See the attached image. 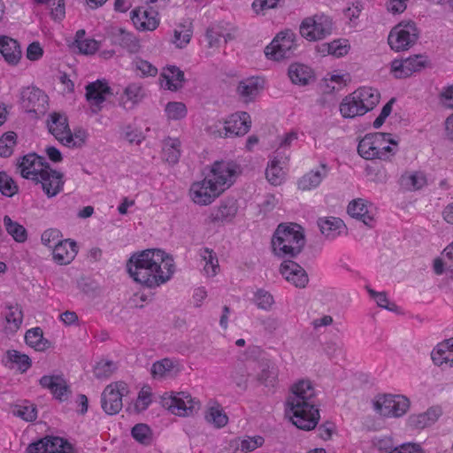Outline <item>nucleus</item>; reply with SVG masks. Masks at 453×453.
I'll use <instances>...</instances> for the list:
<instances>
[{
    "instance_id": "obj_1",
    "label": "nucleus",
    "mask_w": 453,
    "mask_h": 453,
    "mask_svg": "<svg viewBox=\"0 0 453 453\" xmlns=\"http://www.w3.org/2000/svg\"><path fill=\"white\" fill-rule=\"evenodd\" d=\"M127 268L135 282L149 288L165 284L174 273L173 257L159 249L134 254L128 259Z\"/></svg>"
},
{
    "instance_id": "obj_2",
    "label": "nucleus",
    "mask_w": 453,
    "mask_h": 453,
    "mask_svg": "<svg viewBox=\"0 0 453 453\" xmlns=\"http://www.w3.org/2000/svg\"><path fill=\"white\" fill-rule=\"evenodd\" d=\"M315 402V389L310 380H301L292 386L286 411L291 414L292 423L299 429L309 431L318 425L319 411Z\"/></svg>"
},
{
    "instance_id": "obj_3",
    "label": "nucleus",
    "mask_w": 453,
    "mask_h": 453,
    "mask_svg": "<svg viewBox=\"0 0 453 453\" xmlns=\"http://www.w3.org/2000/svg\"><path fill=\"white\" fill-rule=\"evenodd\" d=\"M19 168L23 178L40 183L48 197L57 196L63 188V174L51 169L43 157L27 154L21 158Z\"/></svg>"
},
{
    "instance_id": "obj_4",
    "label": "nucleus",
    "mask_w": 453,
    "mask_h": 453,
    "mask_svg": "<svg viewBox=\"0 0 453 453\" xmlns=\"http://www.w3.org/2000/svg\"><path fill=\"white\" fill-rule=\"evenodd\" d=\"M301 226L295 224L293 226L280 224L273 236L272 247L273 253L282 258L296 257L300 254L305 245V238L300 230Z\"/></svg>"
},
{
    "instance_id": "obj_5",
    "label": "nucleus",
    "mask_w": 453,
    "mask_h": 453,
    "mask_svg": "<svg viewBox=\"0 0 453 453\" xmlns=\"http://www.w3.org/2000/svg\"><path fill=\"white\" fill-rule=\"evenodd\" d=\"M380 92L371 87H362L345 96L340 104L343 118L352 119L363 116L372 111L380 102Z\"/></svg>"
},
{
    "instance_id": "obj_6",
    "label": "nucleus",
    "mask_w": 453,
    "mask_h": 453,
    "mask_svg": "<svg viewBox=\"0 0 453 453\" xmlns=\"http://www.w3.org/2000/svg\"><path fill=\"white\" fill-rule=\"evenodd\" d=\"M334 29L333 19L323 13L305 18L299 27L301 35L310 42L323 40Z\"/></svg>"
},
{
    "instance_id": "obj_7",
    "label": "nucleus",
    "mask_w": 453,
    "mask_h": 453,
    "mask_svg": "<svg viewBox=\"0 0 453 453\" xmlns=\"http://www.w3.org/2000/svg\"><path fill=\"white\" fill-rule=\"evenodd\" d=\"M162 406L180 417L193 415L200 409V403L186 393L165 394L161 398Z\"/></svg>"
},
{
    "instance_id": "obj_8",
    "label": "nucleus",
    "mask_w": 453,
    "mask_h": 453,
    "mask_svg": "<svg viewBox=\"0 0 453 453\" xmlns=\"http://www.w3.org/2000/svg\"><path fill=\"white\" fill-rule=\"evenodd\" d=\"M296 35L291 30L280 32L272 42L265 49L267 58L280 61L295 55L296 43Z\"/></svg>"
},
{
    "instance_id": "obj_9",
    "label": "nucleus",
    "mask_w": 453,
    "mask_h": 453,
    "mask_svg": "<svg viewBox=\"0 0 453 453\" xmlns=\"http://www.w3.org/2000/svg\"><path fill=\"white\" fill-rule=\"evenodd\" d=\"M418 37L416 25L412 21L401 22L392 28L388 41L392 50H406L412 46Z\"/></svg>"
},
{
    "instance_id": "obj_10",
    "label": "nucleus",
    "mask_w": 453,
    "mask_h": 453,
    "mask_svg": "<svg viewBox=\"0 0 453 453\" xmlns=\"http://www.w3.org/2000/svg\"><path fill=\"white\" fill-rule=\"evenodd\" d=\"M127 385L118 381L108 385L101 395V406L108 415L119 413L123 406L122 397L127 394Z\"/></svg>"
},
{
    "instance_id": "obj_11",
    "label": "nucleus",
    "mask_w": 453,
    "mask_h": 453,
    "mask_svg": "<svg viewBox=\"0 0 453 453\" xmlns=\"http://www.w3.org/2000/svg\"><path fill=\"white\" fill-rule=\"evenodd\" d=\"M240 173V165L234 161H216L208 176L223 192L228 188Z\"/></svg>"
},
{
    "instance_id": "obj_12",
    "label": "nucleus",
    "mask_w": 453,
    "mask_h": 453,
    "mask_svg": "<svg viewBox=\"0 0 453 453\" xmlns=\"http://www.w3.org/2000/svg\"><path fill=\"white\" fill-rule=\"evenodd\" d=\"M409 407L410 400L401 395H386L374 403L376 411L384 417H402L407 412Z\"/></svg>"
},
{
    "instance_id": "obj_13",
    "label": "nucleus",
    "mask_w": 453,
    "mask_h": 453,
    "mask_svg": "<svg viewBox=\"0 0 453 453\" xmlns=\"http://www.w3.org/2000/svg\"><path fill=\"white\" fill-rule=\"evenodd\" d=\"M429 65L427 57L423 55H414L405 59H395L391 62V72L396 79H404L410 77L416 72Z\"/></svg>"
},
{
    "instance_id": "obj_14",
    "label": "nucleus",
    "mask_w": 453,
    "mask_h": 453,
    "mask_svg": "<svg viewBox=\"0 0 453 453\" xmlns=\"http://www.w3.org/2000/svg\"><path fill=\"white\" fill-rule=\"evenodd\" d=\"M26 453H76L73 445L61 437H45L27 448Z\"/></svg>"
},
{
    "instance_id": "obj_15",
    "label": "nucleus",
    "mask_w": 453,
    "mask_h": 453,
    "mask_svg": "<svg viewBox=\"0 0 453 453\" xmlns=\"http://www.w3.org/2000/svg\"><path fill=\"white\" fill-rule=\"evenodd\" d=\"M221 193L220 188L209 177L194 183L190 188L192 200L199 205L211 204Z\"/></svg>"
},
{
    "instance_id": "obj_16",
    "label": "nucleus",
    "mask_w": 453,
    "mask_h": 453,
    "mask_svg": "<svg viewBox=\"0 0 453 453\" xmlns=\"http://www.w3.org/2000/svg\"><path fill=\"white\" fill-rule=\"evenodd\" d=\"M47 96L35 87H27L20 93V104L27 112L43 113L46 111Z\"/></svg>"
},
{
    "instance_id": "obj_17",
    "label": "nucleus",
    "mask_w": 453,
    "mask_h": 453,
    "mask_svg": "<svg viewBox=\"0 0 453 453\" xmlns=\"http://www.w3.org/2000/svg\"><path fill=\"white\" fill-rule=\"evenodd\" d=\"M86 99L89 103L91 111L96 114L102 110V104L105 101L107 95L112 91L105 80H97L86 86Z\"/></svg>"
},
{
    "instance_id": "obj_18",
    "label": "nucleus",
    "mask_w": 453,
    "mask_h": 453,
    "mask_svg": "<svg viewBox=\"0 0 453 453\" xmlns=\"http://www.w3.org/2000/svg\"><path fill=\"white\" fill-rule=\"evenodd\" d=\"M250 127L251 119L248 112L234 113L224 122V137L242 136L250 131Z\"/></svg>"
},
{
    "instance_id": "obj_19",
    "label": "nucleus",
    "mask_w": 453,
    "mask_h": 453,
    "mask_svg": "<svg viewBox=\"0 0 453 453\" xmlns=\"http://www.w3.org/2000/svg\"><path fill=\"white\" fill-rule=\"evenodd\" d=\"M280 273L287 281L296 288H303L309 282L306 271L293 260H284L280 266Z\"/></svg>"
},
{
    "instance_id": "obj_20",
    "label": "nucleus",
    "mask_w": 453,
    "mask_h": 453,
    "mask_svg": "<svg viewBox=\"0 0 453 453\" xmlns=\"http://www.w3.org/2000/svg\"><path fill=\"white\" fill-rule=\"evenodd\" d=\"M237 211L238 204L235 199H224L218 207L212 209L209 216V222L214 225L230 222L235 218Z\"/></svg>"
},
{
    "instance_id": "obj_21",
    "label": "nucleus",
    "mask_w": 453,
    "mask_h": 453,
    "mask_svg": "<svg viewBox=\"0 0 453 453\" xmlns=\"http://www.w3.org/2000/svg\"><path fill=\"white\" fill-rule=\"evenodd\" d=\"M43 388H47L60 402L67 400L71 390L63 375H44L39 380Z\"/></svg>"
},
{
    "instance_id": "obj_22",
    "label": "nucleus",
    "mask_w": 453,
    "mask_h": 453,
    "mask_svg": "<svg viewBox=\"0 0 453 453\" xmlns=\"http://www.w3.org/2000/svg\"><path fill=\"white\" fill-rule=\"evenodd\" d=\"M157 14L152 6H150V11L137 8L131 12V19L138 30L153 31L159 24Z\"/></svg>"
},
{
    "instance_id": "obj_23",
    "label": "nucleus",
    "mask_w": 453,
    "mask_h": 453,
    "mask_svg": "<svg viewBox=\"0 0 453 453\" xmlns=\"http://www.w3.org/2000/svg\"><path fill=\"white\" fill-rule=\"evenodd\" d=\"M78 253V246L70 239L59 240L54 242L53 259L58 265L70 264Z\"/></svg>"
},
{
    "instance_id": "obj_24",
    "label": "nucleus",
    "mask_w": 453,
    "mask_h": 453,
    "mask_svg": "<svg viewBox=\"0 0 453 453\" xmlns=\"http://www.w3.org/2000/svg\"><path fill=\"white\" fill-rule=\"evenodd\" d=\"M0 53L11 65H18L22 56L19 42L7 35H0Z\"/></svg>"
},
{
    "instance_id": "obj_25",
    "label": "nucleus",
    "mask_w": 453,
    "mask_h": 453,
    "mask_svg": "<svg viewBox=\"0 0 453 453\" xmlns=\"http://www.w3.org/2000/svg\"><path fill=\"white\" fill-rule=\"evenodd\" d=\"M377 159L389 160L396 152L397 142L390 138L389 133H374Z\"/></svg>"
},
{
    "instance_id": "obj_26",
    "label": "nucleus",
    "mask_w": 453,
    "mask_h": 453,
    "mask_svg": "<svg viewBox=\"0 0 453 453\" xmlns=\"http://www.w3.org/2000/svg\"><path fill=\"white\" fill-rule=\"evenodd\" d=\"M318 226L322 234L327 239H335L336 237L346 234V226L344 222L335 217H329L326 219H319Z\"/></svg>"
},
{
    "instance_id": "obj_27",
    "label": "nucleus",
    "mask_w": 453,
    "mask_h": 453,
    "mask_svg": "<svg viewBox=\"0 0 453 453\" xmlns=\"http://www.w3.org/2000/svg\"><path fill=\"white\" fill-rule=\"evenodd\" d=\"M262 88L263 81L258 77H250L239 82L237 93L245 103H249L255 99Z\"/></svg>"
},
{
    "instance_id": "obj_28",
    "label": "nucleus",
    "mask_w": 453,
    "mask_h": 453,
    "mask_svg": "<svg viewBox=\"0 0 453 453\" xmlns=\"http://www.w3.org/2000/svg\"><path fill=\"white\" fill-rule=\"evenodd\" d=\"M145 96V91L139 83H131L119 98V105L126 110L133 109Z\"/></svg>"
},
{
    "instance_id": "obj_29",
    "label": "nucleus",
    "mask_w": 453,
    "mask_h": 453,
    "mask_svg": "<svg viewBox=\"0 0 453 453\" xmlns=\"http://www.w3.org/2000/svg\"><path fill=\"white\" fill-rule=\"evenodd\" d=\"M113 44L119 45L129 53H136L140 50L139 40L123 28H116L111 32Z\"/></svg>"
},
{
    "instance_id": "obj_30",
    "label": "nucleus",
    "mask_w": 453,
    "mask_h": 453,
    "mask_svg": "<svg viewBox=\"0 0 453 453\" xmlns=\"http://www.w3.org/2000/svg\"><path fill=\"white\" fill-rule=\"evenodd\" d=\"M160 77L165 81V84H162V87L171 91H177L181 88L185 81L184 73L175 65H168L164 68Z\"/></svg>"
},
{
    "instance_id": "obj_31",
    "label": "nucleus",
    "mask_w": 453,
    "mask_h": 453,
    "mask_svg": "<svg viewBox=\"0 0 453 453\" xmlns=\"http://www.w3.org/2000/svg\"><path fill=\"white\" fill-rule=\"evenodd\" d=\"M348 213L350 217L360 220L369 227H372L374 225L375 220L368 212L365 201L362 198L355 199L349 203Z\"/></svg>"
},
{
    "instance_id": "obj_32",
    "label": "nucleus",
    "mask_w": 453,
    "mask_h": 453,
    "mask_svg": "<svg viewBox=\"0 0 453 453\" xmlns=\"http://www.w3.org/2000/svg\"><path fill=\"white\" fill-rule=\"evenodd\" d=\"M288 76L294 84L305 86L315 80L313 71L303 64L295 63L288 67Z\"/></svg>"
},
{
    "instance_id": "obj_33",
    "label": "nucleus",
    "mask_w": 453,
    "mask_h": 453,
    "mask_svg": "<svg viewBox=\"0 0 453 453\" xmlns=\"http://www.w3.org/2000/svg\"><path fill=\"white\" fill-rule=\"evenodd\" d=\"M441 415L438 408H430L426 412L411 415L408 424L413 429H423L434 424Z\"/></svg>"
},
{
    "instance_id": "obj_34",
    "label": "nucleus",
    "mask_w": 453,
    "mask_h": 453,
    "mask_svg": "<svg viewBox=\"0 0 453 453\" xmlns=\"http://www.w3.org/2000/svg\"><path fill=\"white\" fill-rule=\"evenodd\" d=\"M48 127L50 133L61 143L65 141V135L70 131L67 118L58 112L50 115V122H48Z\"/></svg>"
},
{
    "instance_id": "obj_35",
    "label": "nucleus",
    "mask_w": 453,
    "mask_h": 453,
    "mask_svg": "<svg viewBox=\"0 0 453 453\" xmlns=\"http://www.w3.org/2000/svg\"><path fill=\"white\" fill-rule=\"evenodd\" d=\"M320 167L322 171H311L300 178L297 183L298 188L302 190H311L317 188L328 172L326 164L321 163Z\"/></svg>"
},
{
    "instance_id": "obj_36",
    "label": "nucleus",
    "mask_w": 453,
    "mask_h": 453,
    "mask_svg": "<svg viewBox=\"0 0 453 453\" xmlns=\"http://www.w3.org/2000/svg\"><path fill=\"white\" fill-rule=\"evenodd\" d=\"M426 184V179L422 172H405L399 179L400 187L407 191L418 190Z\"/></svg>"
},
{
    "instance_id": "obj_37",
    "label": "nucleus",
    "mask_w": 453,
    "mask_h": 453,
    "mask_svg": "<svg viewBox=\"0 0 453 453\" xmlns=\"http://www.w3.org/2000/svg\"><path fill=\"white\" fill-rule=\"evenodd\" d=\"M26 343L35 350L43 351L50 348V342L43 337L41 327H34L27 331L25 334Z\"/></svg>"
},
{
    "instance_id": "obj_38",
    "label": "nucleus",
    "mask_w": 453,
    "mask_h": 453,
    "mask_svg": "<svg viewBox=\"0 0 453 453\" xmlns=\"http://www.w3.org/2000/svg\"><path fill=\"white\" fill-rule=\"evenodd\" d=\"M278 377V370L276 366L268 360L259 363V372L257 373V380L268 387L273 386Z\"/></svg>"
},
{
    "instance_id": "obj_39",
    "label": "nucleus",
    "mask_w": 453,
    "mask_h": 453,
    "mask_svg": "<svg viewBox=\"0 0 453 453\" xmlns=\"http://www.w3.org/2000/svg\"><path fill=\"white\" fill-rule=\"evenodd\" d=\"M180 141L177 138L167 137L163 141V157L169 164L178 163L180 157Z\"/></svg>"
},
{
    "instance_id": "obj_40",
    "label": "nucleus",
    "mask_w": 453,
    "mask_h": 453,
    "mask_svg": "<svg viewBox=\"0 0 453 453\" xmlns=\"http://www.w3.org/2000/svg\"><path fill=\"white\" fill-rule=\"evenodd\" d=\"M374 133L367 134L359 142L357 146V152L363 158L366 160L376 159L378 156V150H376Z\"/></svg>"
},
{
    "instance_id": "obj_41",
    "label": "nucleus",
    "mask_w": 453,
    "mask_h": 453,
    "mask_svg": "<svg viewBox=\"0 0 453 453\" xmlns=\"http://www.w3.org/2000/svg\"><path fill=\"white\" fill-rule=\"evenodd\" d=\"M283 163L282 158L275 157L265 170L266 179L274 186L280 185L284 179L285 173L281 166Z\"/></svg>"
},
{
    "instance_id": "obj_42",
    "label": "nucleus",
    "mask_w": 453,
    "mask_h": 453,
    "mask_svg": "<svg viewBox=\"0 0 453 453\" xmlns=\"http://www.w3.org/2000/svg\"><path fill=\"white\" fill-rule=\"evenodd\" d=\"M200 257L205 263L203 266L204 273L209 277L215 276L219 269L216 253L211 249L203 248L200 250Z\"/></svg>"
},
{
    "instance_id": "obj_43",
    "label": "nucleus",
    "mask_w": 453,
    "mask_h": 453,
    "mask_svg": "<svg viewBox=\"0 0 453 453\" xmlns=\"http://www.w3.org/2000/svg\"><path fill=\"white\" fill-rule=\"evenodd\" d=\"M7 312L5 313V320L7 328L12 332H16L23 321V313L19 304H7Z\"/></svg>"
},
{
    "instance_id": "obj_44",
    "label": "nucleus",
    "mask_w": 453,
    "mask_h": 453,
    "mask_svg": "<svg viewBox=\"0 0 453 453\" xmlns=\"http://www.w3.org/2000/svg\"><path fill=\"white\" fill-rule=\"evenodd\" d=\"M4 226L6 232L17 242H25L27 241V232L26 228L17 221H13L8 215L4 217Z\"/></svg>"
},
{
    "instance_id": "obj_45",
    "label": "nucleus",
    "mask_w": 453,
    "mask_h": 453,
    "mask_svg": "<svg viewBox=\"0 0 453 453\" xmlns=\"http://www.w3.org/2000/svg\"><path fill=\"white\" fill-rule=\"evenodd\" d=\"M349 45L346 40H334L329 43H322L319 47V51L321 53H327L334 57L340 58L346 55L349 51Z\"/></svg>"
},
{
    "instance_id": "obj_46",
    "label": "nucleus",
    "mask_w": 453,
    "mask_h": 453,
    "mask_svg": "<svg viewBox=\"0 0 453 453\" xmlns=\"http://www.w3.org/2000/svg\"><path fill=\"white\" fill-rule=\"evenodd\" d=\"M265 442V439L262 436L246 437L242 440L235 441V448L234 453H247L255 450L258 447H261Z\"/></svg>"
},
{
    "instance_id": "obj_47",
    "label": "nucleus",
    "mask_w": 453,
    "mask_h": 453,
    "mask_svg": "<svg viewBox=\"0 0 453 453\" xmlns=\"http://www.w3.org/2000/svg\"><path fill=\"white\" fill-rule=\"evenodd\" d=\"M12 413L13 416L20 418L27 422H32L37 418L36 406L27 402L22 404H16L12 408Z\"/></svg>"
},
{
    "instance_id": "obj_48",
    "label": "nucleus",
    "mask_w": 453,
    "mask_h": 453,
    "mask_svg": "<svg viewBox=\"0 0 453 453\" xmlns=\"http://www.w3.org/2000/svg\"><path fill=\"white\" fill-rule=\"evenodd\" d=\"M445 345H439L433 349L431 358L435 365L441 366L449 365V367L453 366V352L446 349Z\"/></svg>"
},
{
    "instance_id": "obj_49",
    "label": "nucleus",
    "mask_w": 453,
    "mask_h": 453,
    "mask_svg": "<svg viewBox=\"0 0 453 453\" xmlns=\"http://www.w3.org/2000/svg\"><path fill=\"white\" fill-rule=\"evenodd\" d=\"M133 438L139 443L148 446L153 440V434L150 427L143 423L136 424L131 430Z\"/></svg>"
},
{
    "instance_id": "obj_50",
    "label": "nucleus",
    "mask_w": 453,
    "mask_h": 453,
    "mask_svg": "<svg viewBox=\"0 0 453 453\" xmlns=\"http://www.w3.org/2000/svg\"><path fill=\"white\" fill-rule=\"evenodd\" d=\"M7 357L11 363L17 365L18 369L21 372H27L31 367L32 362L29 357L26 354L20 353L18 350H8Z\"/></svg>"
},
{
    "instance_id": "obj_51",
    "label": "nucleus",
    "mask_w": 453,
    "mask_h": 453,
    "mask_svg": "<svg viewBox=\"0 0 453 453\" xmlns=\"http://www.w3.org/2000/svg\"><path fill=\"white\" fill-rule=\"evenodd\" d=\"M87 137L88 134L84 129L75 130L73 134L70 130L65 135V141L62 144L69 148H81L85 144Z\"/></svg>"
},
{
    "instance_id": "obj_52",
    "label": "nucleus",
    "mask_w": 453,
    "mask_h": 453,
    "mask_svg": "<svg viewBox=\"0 0 453 453\" xmlns=\"http://www.w3.org/2000/svg\"><path fill=\"white\" fill-rule=\"evenodd\" d=\"M17 134L14 132H7L0 138V157H9L16 145Z\"/></svg>"
},
{
    "instance_id": "obj_53",
    "label": "nucleus",
    "mask_w": 453,
    "mask_h": 453,
    "mask_svg": "<svg viewBox=\"0 0 453 453\" xmlns=\"http://www.w3.org/2000/svg\"><path fill=\"white\" fill-rule=\"evenodd\" d=\"M205 418L209 423L213 424L218 428L225 426L228 422L227 416L219 406L211 407Z\"/></svg>"
},
{
    "instance_id": "obj_54",
    "label": "nucleus",
    "mask_w": 453,
    "mask_h": 453,
    "mask_svg": "<svg viewBox=\"0 0 453 453\" xmlns=\"http://www.w3.org/2000/svg\"><path fill=\"white\" fill-rule=\"evenodd\" d=\"M165 113L169 119L179 120L187 115V107L181 102H169L165 106Z\"/></svg>"
},
{
    "instance_id": "obj_55",
    "label": "nucleus",
    "mask_w": 453,
    "mask_h": 453,
    "mask_svg": "<svg viewBox=\"0 0 453 453\" xmlns=\"http://www.w3.org/2000/svg\"><path fill=\"white\" fill-rule=\"evenodd\" d=\"M19 188L15 181L4 172H0V193L7 197L18 193Z\"/></svg>"
},
{
    "instance_id": "obj_56",
    "label": "nucleus",
    "mask_w": 453,
    "mask_h": 453,
    "mask_svg": "<svg viewBox=\"0 0 453 453\" xmlns=\"http://www.w3.org/2000/svg\"><path fill=\"white\" fill-rule=\"evenodd\" d=\"M254 302L259 309L268 311L274 303V299L268 291L260 288L255 293Z\"/></svg>"
},
{
    "instance_id": "obj_57",
    "label": "nucleus",
    "mask_w": 453,
    "mask_h": 453,
    "mask_svg": "<svg viewBox=\"0 0 453 453\" xmlns=\"http://www.w3.org/2000/svg\"><path fill=\"white\" fill-rule=\"evenodd\" d=\"M116 369L112 361H101L94 368L95 376L97 379H106L110 377Z\"/></svg>"
},
{
    "instance_id": "obj_58",
    "label": "nucleus",
    "mask_w": 453,
    "mask_h": 453,
    "mask_svg": "<svg viewBox=\"0 0 453 453\" xmlns=\"http://www.w3.org/2000/svg\"><path fill=\"white\" fill-rule=\"evenodd\" d=\"M248 376V372L243 366L236 367L231 373L232 380L242 389L247 388Z\"/></svg>"
},
{
    "instance_id": "obj_59",
    "label": "nucleus",
    "mask_w": 453,
    "mask_h": 453,
    "mask_svg": "<svg viewBox=\"0 0 453 453\" xmlns=\"http://www.w3.org/2000/svg\"><path fill=\"white\" fill-rule=\"evenodd\" d=\"M134 65L135 68L142 73V76L154 77L157 73V68L156 66L142 58L135 59Z\"/></svg>"
},
{
    "instance_id": "obj_60",
    "label": "nucleus",
    "mask_w": 453,
    "mask_h": 453,
    "mask_svg": "<svg viewBox=\"0 0 453 453\" xmlns=\"http://www.w3.org/2000/svg\"><path fill=\"white\" fill-rule=\"evenodd\" d=\"M80 52L88 55L94 54L99 48L98 42L94 39L75 40Z\"/></svg>"
},
{
    "instance_id": "obj_61",
    "label": "nucleus",
    "mask_w": 453,
    "mask_h": 453,
    "mask_svg": "<svg viewBox=\"0 0 453 453\" xmlns=\"http://www.w3.org/2000/svg\"><path fill=\"white\" fill-rule=\"evenodd\" d=\"M173 368V362L169 358H164L153 364L151 372L154 377L164 376L166 372Z\"/></svg>"
},
{
    "instance_id": "obj_62",
    "label": "nucleus",
    "mask_w": 453,
    "mask_h": 453,
    "mask_svg": "<svg viewBox=\"0 0 453 453\" xmlns=\"http://www.w3.org/2000/svg\"><path fill=\"white\" fill-rule=\"evenodd\" d=\"M59 231L57 229H48L41 236L42 244L49 248H54V242L59 241Z\"/></svg>"
},
{
    "instance_id": "obj_63",
    "label": "nucleus",
    "mask_w": 453,
    "mask_h": 453,
    "mask_svg": "<svg viewBox=\"0 0 453 453\" xmlns=\"http://www.w3.org/2000/svg\"><path fill=\"white\" fill-rule=\"evenodd\" d=\"M261 325L265 332L273 334L280 328L281 321L278 318L269 316L261 320Z\"/></svg>"
},
{
    "instance_id": "obj_64",
    "label": "nucleus",
    "mask_w": 453,
    "mask_h": 453,
    "mask_svg": "<svg viewBox=\"0 0 453 453\" xmlns=\"http://www.w3.org/2000/svg\"><path fill=\"white\" fill-rule=\"evenodd\" d=\"M389 453H424L420 445L417 443H403L399 447H395Z\"/></svg>"
}]
</instances>
